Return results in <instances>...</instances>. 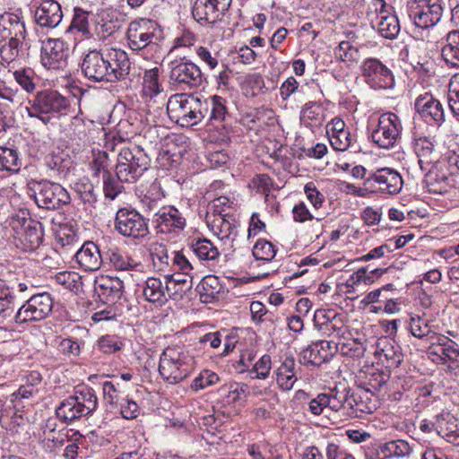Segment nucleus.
<instances>
[{
  "label": "nucleus",
  "mask_w": 459,
  "mask_h": 459,
  "mask_svg": "<svg viewBox=\"0 0 459 459\" xmlns=\"http://www.w3.org/2000/svg\"><path fill=\"white\" fill-rule=\"evenodd\" d=\"M226 100L214 95L204 98L194 93L172 95L167 102L169 117L183 127L194 126L204 120L212 125L226 120L228 108Z\"/></svg>",
  "instance_id": "nucleus-1"
},
{
  "label": "nucleus",
  "mask_w": 459,
  "mask_h": 459,
  "mask_svg": "<svg viewBox=\"0 0 459 459\" xmlns=\"http://www.w3.org/2000/svg\"><path fill=\"white\" fill-rule=\"evenodd\" d=\"M9 226L14 233L15 245L25 252L37 250L43 240L44 229L39 221L32 220L28 210L21 209L10 219Z\"/></svg>",
  "instance_id": "nucleus-2"
},
{
  "label": "nucleus",
  "mask_w": 459,
  "mask_h": 459,
  "mask_svg": "<svg viewBox=\"0 0 459 459\" xmlns=\"http://www.w3.org/2000/svg\"><path fill=\"white\" fill-rule=\"evenodd\" d=\"M30 103V107L27 108L29 117H37L45 125L53 117L66 116L71 109L70 100L56 91H39Z\"/></svg>",
  "instance_id": "nucleus-3"
},
{
  "label": "nucleus",
  "mask_w": 459,
  "mask_h": 459,
  "mask_svg": "<svg viewBox=\"0 0 459 459\" xmlns=\"http://www.w3.org/2000/svg\"><path fill=\"white\" fill-rule=\"evenodd\" d=\"M194 362V358L187 352L168 347L160 354L159 372L164 381L175 385L190 375Z\"/></svg>",
  "instance_id": "nucleus-4"
},
{
  "label": "nucleus",
  "mask_w": 459,
  "mask_h": 459,
  "mask_svg": "<svg viewBox=\"0 0 459 459\" xmlns=\"http://www.w3.org/2000/svg\"><path fill=\"white\" fill-rule=\"evenodd\" d=\"M151 159L139 146L122 148L116 165L117 178L121 182L134 183L148 169Z\"/></svg>",
  "instance_id": "nucleus-5"
},
{
  "label": "nucleus",
  "mask_w": 459,
  "mask_h": 459,
  "mask_svg": "<svg viewBox=\"0 0 459 459\" xmlns=\"http://www.w3.org/2000/svg\"><path fill=\"white\" fill-rule=\"evenodd\" d=\"M30 184L39 208L56 210L70 204V195L60 184L48 180L32 181Z\"/></svg>",
  "instance_id": "nucleus-6"
},
{
  "label": "nucleus",
  "mask_w": 459,
  "mask_h": 459,
  "mask_svg": "<svg viewBox=\"0 0 459 459\" xmlns=\"http://www.w3.org/2000/svg\"><path fill=\"white\" fill-rule=\"evenodd\" d=\"M407 7L409 17L420 29L435 26L443 15L440 0H408Z\"/></svg>",
  "instance_id": "nucleus-7"
},
{
  "label": "nucleus",
  "mask_w": 459,
  "mask_h": 459,
  "mask_svg": "<svg viewBox=\"0 0 459 459\" xmlns=\"http://www.w3.org/2000/svg\"><path fill=\"white\" fill-rule=\"evenodd\" d=\"M148 221L135 209L120 208L116 213L115 229L123 237L139 239L149 234Z\"/></svg>",
  "instance_id": "nucleus-8"
},
{
  "label": "nucleus",
  "mask_w": 459,
  "mask_h": 459,
  "mask_svg": "<svg viewBox=\"0 0 459 459\" xmlns=\"http://www.w3.org/2000/svg\"><path fill=\"white\" fill-rule=\"evenodd\" d=\"M403 130L400 117L393 112L382 114L371 133L372 142L379 148L390 149L400 138Z\"/></svg>",
  "instance_id": "nucleus-9"
},
{
  "label": "nucleus",
  "mask_w": 459,
  "mask_h": 459,
  "mask_svg": "<svg viewBox=\"0 0 459 459\" xmlns=\"http://www.w3.org/2000/svg\"><path fill=\"white\" fill-rule=\"evenodd\" d=\"M53 299L48 292L31 296L15 314V322L23 324L45 319L52 311Z\"/></svg>",
  "instance_id": "nucleus-10"
},
{
  "label": "nucleus",
  "mask_w": 459,
  "mask_h": 459,
  "mask_svg": "<svg viewBox=\"0 0 459 459\" xmlns=\"http://www.w3.org/2000/svg\"><path fill=\"white\" fill-rule=\"evenodd\" d=\"M169 66L170 81L181 89H193L202 84L203 74L195 64L180 59L169 62Z\"/></svg>",
  "instance_id": "nucleus-11"
},
{
  "label": "nucleus",
  "mask_w": 459,
  "mask_h": 459,
  "mask_svg": "<svg viewBox=\"0 0 459 459\" xmlns=\"http://www.w3.org/2000/svg\"><path fill=\"white\" fill-rule=\"evenodd\" d=\"M361 74L365 82L372 89H391L394 85L392 71L379 59L370 57L363 61Z\"/></svg>",
  "instance_id": "nucleus-12"
},
{
  "label": "nucleus",
  "mask_w": 459,
  "mask_h": 459,
  "mask_svg": "<svg viewBox=\"0 0 459 459\" xmlns=\"http://www.w3.org/2000/svg\"><path fill=\"white\" fill-rule=\"evenodd\" d=\"M239 222L233 215L217 216L212 222V230L221 242L222 251L233 252L238 246Z\"/></svg>",
  "instance_id": "nucleus-13"
},
{
  "label": "nucleus",
  "mask_w": 459,
  "mask_h": 459,
  "mask_svg": "<svg viewBox=\"0 0 459 459\" xmlns=\"http://www.w3.org/2000/svg\"><path fill=\"white\" fill-rule=\"evenodd\" d=\"M364 185L375 191L393 195L402 190L403 181L396 170L390 168H382L370 173Z\"/></svg>",
  "instance_id": "nucleus-14"
},
{
  "label": "nucleus",
  "mask_w": 459,
  "mask_h": 459,
  "mask_svg": "<svg viewBox=\"0 0 459 459\" xmlns=\"http://www.w3.org/2000/svg\"><path fill=\"white\" fill-rule=\"evenodd\" d=\"M377 13L376 21H372V27L377 26L378 33L388 39H395L400 32V23L396 15L392 13V6H388L384 0H373L371 4Z\"/></svg>",
  "instance_id": "nucleus-15"
},
{
  "label": "nucleus",
  "mask_w": 459,
  "mask_h": 459,
  "mask_svg": "<svg viewBox=\"0 0 459 459\" xmlns=\"http://www.w3.org/2000/svg\"><path fill=\"white\" fill-rule=\"evenodd\" d=\"M69 47L60 39H48L42 42L40 60L47 69L58 70L66 65Z\"/></svg>",
  "instance_id": "nucleus-16"
},
{
  "label": "nucleus",
  "mask_w": 459,
  "mask_h": 459,
  "mask_svg": "<svg viewBox=\"0 0 459 459\" xmlns=\"http://www.w3.org/2000/svg\"><path fill=\"white\" fill-rule=\"evenodd\" d=\"M102 54L108 71L109 82L126 79L131 69V62L126 51L120 48H106Z\"/></svg>",
  "instance_id": "nucleus-17"
},
{
  "label": "nucleus",
  "mask_w": 459,
  "mask_h": 459,
  "mask_svg": "<svg viewBox=\"0 0 459 459\" xmlns=\"http://www.w3.org/2000/svg\"><path fill=\"white\" fill-rule=\"evenodd\" d=\"M81 70L83 76L92 82H109L102 50L94 49L85 54L81 63Z\"/></svg>",
  "instance_id": "nucleus-18"
},
{
  "label": "nucleus",
  "mask_w": 459,
  "mask_h": 459,
  "mask_svg": "<svg viewBox=\"0 0 459 459\" xmlns=\"http://www.w3.org/2000/svg\"><path fill=\"white\" fill-rule=\"evenodd\" d=\"M452 175L453 172L446 168V162L439 160L433 162L425 174L424 183L430 193H446L453 182Z\"/></svg>",
  "instance_id": "nucleus-19"
},
{
  "label": "nucleus",
  "mask_w": 459,
  "mask_h": 459,
  "mask_svg": "<svg viewBox=\"0 0 459 459\" xmlns=\"http://www.w3.org/2000/svg\"><path fill=\"white\" fill-rule=\"evenodd\" d=\"M152 222L161 233H171L183 230L186 219L174 206H162L154 212Z\"/></svg>",
  "instance_id": "nucleus-20"
},
{
  "label": "nucleus",
  "mask_w": 459,
  "mask_h": 459,
  "mask_svg": "<svg viewBox=\"0 0 459 459\" xmlns=\"http://www.w3.org/2000/svg\"><path fill=\"white\" fill-rule=\"evenodd\" d=\"M34 17L41 28L55 29L63 18L61 5L55 0H44L37 7Z\"/></svg>",
  "instance_id": "nucleus-21"
},
{
  "label": "nucleus",
  "mask_w": 459,
  "mask_h": 459,
  "mask_svg": "<svg viewBox=\"0 0 459 459\" xmlns=\"http://www.w3.org/2000/svg\"><path fill=\"white\" fill-rule=\"evenodd\" d=\"M415 108L426 119L441 125L445 121V111L442 104L431 94L420 95L415 101Z\"/></svg>",
  "instance_id": "nucleus-22"
},
{
  "label": "nucleus",
  "mask_w": 459,
  "mask_h": 459,
  "mask_svg": "<svg viewBox=\"0 0 459 459\" xmlns=\"http://www.w3.org/2000/svg\"><path fill=\"white\" fill-rule=\"evenodd\" d=\"M75 262L79 266L86 271L92 272L98 270L102 264V255L99 247L92 241H86L76 252Z\"/></svg>",
  "instance_id": "nucleus-23"
},
{
  "label": "nucleus",
  "mask_w": 459,
  "mask_h": 459,
  "mask_svg": "<svg viewBox=\"0 0 459 459\" xmlns=\"http://www.w3.org/2000/svg\"><path fill=\"white\" fill-rule=\"evenodd\" d=\"M27 31L22 18L13 13L5 12L0 14V38L2 39H25Z\"/></svg>",
  "instance_id": "nucleus-24"
},
{
  "label": "nucleus",
  "mask_w": 459,
  "mask_h": 459,
  "mask_svg": "<svg viewBox=\"0 0 459 459\" xmlns=\"http://www.w3.org/2000/svg\"><path fill=\"white\" fill-rule=\"evenodd\" d=\"M368 394L364 390L354 392L350 388V397L345 414L351 418H361L363 413H371L374 406L368 395Z\"/></svg>",
  "instance_id": "nucleus-25"
},
{
  "label": "nucleus",
  "mask_w": 459,
  "mask_h": 459,
  "mask_svg": "<svg viewBox=\"0 0 459 459\" xmlns=\"http://www.w3.org/2000/svg\"><path fill=\"white\" fill-rule=\"evenodd\" d=\"M200 299L204 303L219 300L225 293V288L215 275H207L202 279L196 287Z\"/></svg>",
  "instance_id": "nucleus-26"
},
{
  "label": "nucleus",
  "mask_w": 459,
  "mask_h": 459,
  "mask_svg": "<svg viewBox=\"0 0 459 459\" xmlns=\"http://www.w3.org/2000/svg\"><path fill=\"white\" fill-rule=\"evenodd\" d=\"M170 290L171 286L167 283L164 286L160 279L149 277L145 281L143 295L148 302L161 306L167 302V292Z\"/></svg>",
  "instance_id": "nucleus-27"
},
{
  "label": "nucleus",
  "mask_w": 459,
  "mask_h": 459,
  "mask_svg": "<svg viewBox=\"0 0 459 459\" xmlns=\"http://www.w3.org/2000/svg\"><path fill=\"white\" fill-rule=\"evenodd\" d=\"M124 292V282L117 277L101 280L99 284L98 295L106 304H115L121 299Z\"/></svg>",
  "instance_id": "nucleus-28"
},
{
  "label": "nucleus",
  "mask_w": 459,
  "mask_h": 459,
  "mask_svg": "<svg viewBox=\"0 0 459 459\" xmlns=\"http://www.w3.org/2000/svg\"><path fill=\"white\" fill-rule=\"evenodd\" d=\"M105 256L117 271H132L141 266V263L117 247H108Z\"/></svg>",
  "instance_id": "nucleus-29"
},
{
  "label": "nucleus",
  "mask_w": 459,
  "mask_h": 459,
  "mask_svg": "<svg viewBox=\"0 0 459 459\" xmlns=\"http://www.w3.org/2000/svg\"><path fill=\"white\" fill-rule=\"evenodd\" d=\"M414 151L419 158L421 170H426V166L439 160L433 142L428 137H419L414 143Z\"/></svg>",
  "instance_id": "nucleus-30"
},
{
  "label": "nucleus",
  "mask_w": 459,
  "mask_h": 459,
  "mask_svg": "<svg viewBox=\"0 0 459 459\" xmlns=\"http://www.w3.org/2000/svg\"><path fill=\"white\" fill-rule=\"evenodd\" d=\"M441 56L447 65L459 69V30H451L446 34Z\"/></svg>",
  "instance_id": "nucleus-31"
},
{
  "label": "nucleus",
  "mask_w": 459,
  "mask_h": 459,
  "mask_svg": "<svg viewBox=\"0 0 459 459\" xmlns=\"http://www.w3.org/2000/svg\"><path fill=\"white\" fill-rule=\"evenodd\" d=\"M194 19L201 24H214L222 17L208 0H195L192 7Z\"/></svg>",
  "instance_id": "nucleus-32"
},
{
  "label": "nucleus",
  "mask_w": 459,
  "mask_h": 459,
  "mask_svg": "<svg viewBox=\"0 0 459 459\" xmlns=\"http://www.w3.org/2000/svg\"><path fill=\"white\" fill-rule=\"evenodd\" d=\"M78 403L72 395L65 399L56 410L57 418L65 423H71L82 417L88 416L84 411H82Z\"/></svg>",
  "instance_id": "nucleus-33"
},
{
  "label": "nucleus",
  "mask_w": 459,
  "mask_h": 459,
  "mask_svg": "<svg viewBox=\"0 0 459 459\" xmlns=\"http://www.w3.org/2000/svg\"><path fill=\"white\" fill-rule=\"evenodd\" d=\"M296 363L293 358H286L277 369V383L281 389L290 390L298 380L296 375Z\"/></svg>",
  "instance_id": "nucleus-34"
},
{
  "label": "nucleus",
  "mask_w": 459,
  "mask_h": 459,
  "mask_svg": "<svg viewBox=\"0 0 459 459\" xmlns=\"http://www.w3.org/2000/svg\"><path fill=\"white\" fill-rule=\"evenodd\" d=\"M23 40L14 38L0 41V64L2 66L9 67L17 60Z\"/></svg>",
  "instance_id": "nucleus-35"
},
{
  "label": "nucleus",
  "mask_w": 459,
  "mask_h": 459,
  "mask_svg": "<svg viewBox=\"0 0 459 459\" xmlns=\"http://www.w3.org/2000/svg\"><path fill=\"white\" fill-rule=\"evenodd\" d=\"M432 359L436 363L447 365L450 369L459 368V344L453 342L443 350H437V353L432 356Z\"/></svg>",
  "instance_id": "nucleus-36"
},
{
  "label": "nucleus",
  "mask_w": 459,
  "mask_h": 459,
  "mask_svg": "<svg viewBox=\"0 0 459 459\" xmlns=\"http://www.w3.org/2000/svg\"><path fill=\"white\" fill-rule=\"evenodd\" d=\"M190 248L202 260H215L220 255L219 247L207 238L192 240Z\"/></svg>",
  "instance_id": "nucleus-37"
},
{
  "label": "nucleus",
  "mask_w": 459,
  "mask_h": 459,
  "mask_svg": "<svg viewBox=\"0 0 459 459\" xmlns=\"http://www.w3.org/2000/svg\"><path fill=\"white\" fill-rule=\"evenodd\" d=\"M301 361L305 365L319 367L323 363L328 362L329 359L327 353H325V351H323V346L318 342H316L302 351Z\"/></svg>",
  "instance_id": "nucleus-38"
},
{
  "label": "nucleus",
  "mask_w": 459,
  "mask_h": 459,
  "mask_svg": "<svg viewBox=\"0 0 459 459\" xmlns=\"http://www.w3.org/2000/svg\"><path fill=\"white\" fill-rule=\"evenodd\" d=\"M350 397V388L343 387L331 389L325 394V399L328 408L334 411H343L345 414L347 411L348 399Z\"/></svg>",
  "instance_id": "nucleus-39"
},
{
  "label": "nucleus",
  "mask_w": 459,
  "mask_h": 459,
  "mask_svg": "<svg viewBox=\"0 0 459 459\" xmlns=\"http://www.w3.org/2000/svg\"><path fill=\"white\" fill-rule=\"evenodd\" d=\"M153 38V32L143 31L134 24L128 30V44L132 50L143 49L152 42Z\"/></svg>",
  "instance_id": "nucleus-40"
},
{
  "label": "nucleus",
  "mask_w": 459,
  "mask_h": 459,
  "mask_svg": "<svg viewBox=\"0 0 459 459\" xmlns=\"http://www.w3.org/2000/svg\"><path fill=\"white\" fill-rule=\"evenodd\" d=\"M387 381V376L384 372L371 368L365 372V380L359 382V387L366 393L373 394L378 391Z\"/></svg>",
  "instance_id": "nucleus-41"
},
{
  "label": "nucleus",
  "mask_w": 459,
  "mask_h": 459,
  "mask_svg": "<svg viewBox=\"0 0 459 459\" xmlns=\"http://www.w3.org/2000/svg\"><path fill=\"white\" fill-rule=\"evenodd\" d=\"M21 166L22 162L15 150L7 147H0V171L15 174L20 171Z\"/></svg>",
  "instance_id": "nucleus-42"
},
{
  "label": "nucleus",
  "mask_w": 459,
  "mask_h": 459,
  "mask_svg": "<svg viewBox=\"0 0 459 459\" xmlns=\"http://www.w3.org/2000/svg\"><path fill=\"white\" fill-rule=\"evenodd\" d=\"M79 402L82 411H84L88 416L91 415L98 407V398L95 391L89 386H84L82 389L75 391L74 395H72Z\"/></svg>",
  "instance_id": "nucleus-43"
},
{
  "label": "nucleus",
  "mask_w": 459,
  "mask_h": 459,
  "mask_svg": "<svg viewBox=\"0 0 459 459\" xmlns=\"http://www.w3.org/2000/svg\"><path fill=\"white\" fill-rule=\"evenodd\" d=\"M385 457H405L412 452V446L403 439H394L382 444V450Z\"/></svg>",
  "instance_id": "nucleus-44"
},
{
  "label": "nucleus",
  "mask_w": 459,
  "mask_h": 459,
  "mask_svg": "<svg viewBox=\"0 0 459 459\" xmlns=\"http://www.w3.org/2000/svg\"><path fill=\"white\" fill-rule=\"evenodd\" d=\"M14 310V296L5 281L0 279V316H11Z\"/></svg>",
  "instance_id": "nucleus-45"
},
{
  "label": "nucleus",
  "mask_w": 459,
  "mask_h": 459,
  "mask_svg": "<svg viewBox=\"0 0 459 459\" xmlns=\"http://www.w3.org/2000/svg\"><path fill=\"white\" fill-rule=\"evenodd\" d=\"M102 179L105 197L114 200L123 191V182L117 178V174L112 175L109 171H105Z\"/></svg>",
  "instance_id": "nucleus-46"
},
{
  "label": "nucleus",
  "mask_w": 459,
  "mask_h": 459,
  "mask_svg": "<svg viewBox=\"0 0 459 459\" xmlns=\"http://www.w3.org/2000/svg\"><path fill=\"white\" fill-rule=\"evenodd\" d=\"M89 13L84 11L80 7H75L74 10V17L70 23V26L67 28L66 32L72 31L74 30H77L82 35L89 36V21H88Z\"/></svg>",
  "instance_id": "nucleus-47"
},
{
  "label": "nucleus",
  "mask_w": 459,
  "mask_h": 459,
  "mask_svg": "<svg viewBox=\"0 0 459 459\" xmlns=\"http://www.w3.org/2000/svg\"><path fill=\"white\" fill-rule=\"evenodd\" d=\"M153 265L159 271H164L169 264V256L165 245L154 243L150 248Z\"/></svg>",
  "instance_id": "nucleus-48"
},
{
  "label": "nucleus",
  "mask_w": 459,
  "mask_h": 459,
  "mask_svg": "<svg viewBox=\"0 0 459 459\" xmlns=\"http://www.w3.org/2000/svg\"><path fill=\"white\" fill-rule=\"evenodd\" d=\"M249 387L243 383H233L221 389L228 398V403H237L244 400L248 393Z\"/></svg>",
  "instance_id": "nucleus-49"
},
{
  "label": "nucleus",
  "mask_w": 459,
  "mask_h": 459,
  "mask_svg": "<svg viewBox=\"0 0 459 459\" xmlns=\"http://www.w3.org/2000/svg\"><path fill=\"white\" fill-rule=\"evenodd\" d=\"M447 103L454 117L459 121V74L454 76L448 85Z\"/></svg>",
  "instance_id": "nucleus-50"
},
{
  "label": "nucleus",
  "mask_w": 459,
  "mask_h": 459,
  "mask_svg": "<svg viewBox=\"0 0 459 459\" xmlns=\"http://www.w3.org/2000/svg\"><path fill=\"white\" fill-rule=\"evenodd\" d=\"M318 331L322 333L325 336H336L342 337L346 332L345 326L340 319H329L324 321V323H320L318 325Z\"/></svg>",
  "instance_id": "nucleus-51"
},
{
  "label": "nucleus",
  "mask_w": 459,
  "mask_h": 459,
  "mask_svg": "<svg viewBox=\"0 0 459 459\" xmlns=\"http://www.w3.org/2000/svg\"><path fill=\"white\" fill-rule=\"evenodd\" d=\"M253 255L256 260L271 261L276 255L273 245L267 240H257L253 247Z\"/></svg>",
  "instance_id": "nucleus-52"
},
{
  "label": "nucleus",
  "mask_w": 459,
  "mask_h": 459,
  "mask_svg": "<svg viewBox=\"0 0 459 459\" xmlns=\"http://www.w3.org/2000/svg\"><path fill=\"white\" fill-rule=\"evenodd\" d=\"M358 49L355 48L349 41H342L334 49V56L337 60L349 63L354 62L358 57Z\"/></svg>",
  "instance_id": "nucleus-53"
},
{
  "label": "nucleus",
  "mask_w": 459,
  "mask_h": 459,
  "mask_svg": "<svg viewBox=\"0 0 459 459\" xmlns=\"http://www.w3.org/2000/svg\"><path fill=\"white\" fill-rule=\"evenodd\" d=\"M75 189L84 204L93 206L97 203L99 195L90 181L77 183Z\"/></svg>",
  "instance_id": "nucleus-54"
},
{
  "label": "nucleus",
  "mask_w": 459,
  "mask_h": 459,
  "mask_svg": "<svg viewBox=\"0 0 459 459\" xmlns=\"http://www.w3.org/2000/svg\"><path fill=\"white\" fill-rule=\"evenodd\" d=\"M219 379L220 378L216 373L210 370H203L199 376L193 380L191 388L197 392L215 385L218 383Z\"/></svg>",
  "instance_id": "nucleus-55"
},
{
  "label": "nucleus",
  "mask_w": 459,
  "mask_h": 459,
  "mask_svg": "<svg viewBox=\"0 0 459 459\" xmlns=\"http://www.w3.org/2000/svg\"><path fill=\"white\" fill-rule=\"evenodd\" d=\"M93 159L90 163L91 169L93 172V176L100 177V173L104 175L105 171L108 170V155L104 151H93Z\"/></svg>",
  "instance_id": "nucleus-56"
},
{
  "label": "nucleus",
  "mask_w": 459,
  "mask_h": 459,
  "mask_svg": "<svg viewBox=\"0 0 459 459\" xmlns=\"http://www.w3.org/2000/svg\"><path fill=\"white\" fill-rule=\"evenodd\" d=\"M352 136L350 131H342L340 133H331L329 141L332 147L339 152L346 151L352 143Z\"/></svg>",
  "instance_id": "nucleus-57"
},
{
  "label": "nucleus",
  "mask_w": 459,
  "mask_h": 459,
  "mask_svg": "<svg viewBox=\"0 0 459 459\" xmlns=\"http://www.w3.org/2000/svg\"><path fill=\"white\" fill-rule=\"evenodd\" d=\"M15 82L27 92H32L35 90L33 82V71L30 68H22L13 72Z\"/></svg>",
  "instance_id": "nucleus-58"
},
{
  "label": "nucleus",
  "mask_w": 459,
  "mask_h": 459,
  "mask_svg": "<svg viewBox=\"0 0 459 459\" xmlns=\"http://www.w3.org/2000/svg\"><path fill=\"white\" fill-rule=\"evenodd\" d=\"M122 342L116 335H105L98 341V347L105 354H113L121 350Z\"/></svg>",
  "instance_id": "nucleus-59"
},
{
  "label": "nucleus",
  "mask_w": 459,
  "mask_h": 459,
  "mask_svg": "<svg viewBox=\"0 0 459 459\" xmlns=\"http://www.w3.org/2000/svg\"><path fill=\"white\" fill-rule=\"evenodd\" d=\"M383 356L386 360L387 368H398L403 360V355L399 347L394 348L392 344H386L382 349Z\"/></svg>",
  "instance_id": "nucleus-60"
},
{
  "label": "nucleus",
  "mask_w": 459,
  "mask_h": 459,
  "mask_svg": "<svg viewBox=\"0 0 459 459\" xmlns=\"http://www.w3.org/2000/svg\"><path fill=\"white\" fill-rule=\"evenodd\" d=\"M340 353L347 357L359 358L364 355L365 349L360 342L354 340L348 341L347 342L340 343Z\"/></svg>",
  "instance_id": "nucleus-61"
},
{
  "label": "nucleus",
  "mask_w": 459,
  "mask_h": 459,
  "mask_svg": "<svg viewBox=\"0 0 459 459\" xmlns=\"http://www.w3.org/2000/svg\"><path fill=\"white\" fill-rule=\"evenodd\" d=\"M120 411L123 418L134 420L140 414V407L133 399L126 397L120 405Z\"/></svg>",
  "instance_id": "nucleus-62"
},
{
  "label": "nucleus",
  "mask_w": 459,
  "mask_h": 459,
  "mask_svg": "<svg viewBox=\"0 0 459 459\" xmlns=\"http://www.w3.org/2000/svg\"><path fill=\"white\" fill-rule=\"evenodd\" d=\"M271 369V357L267 354L263 355L253 367L256 378L264 379L268 377Z\"/></svg>",
  "instance_id": "nucleus-63"
},
{
  "label": "nucleus",
  "mask_w": 459,
  "mask_h": 459,
  "mask_svg": "<svg viewBox=\"0 0 459 459\" xmlns=\"http://www.w3.org/2000/svg\"><path fill=\"white\" fill-rule=\"evenodd\" d=\"M305 194L309 200V202L313 204V206L317 209L322 206V204L325 201L324 195L316 189L314 182H308L305 185L304 187Z\"/></svg>",
  "instance_id": "nucleus-64"
}]
</instances>
